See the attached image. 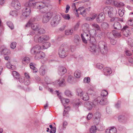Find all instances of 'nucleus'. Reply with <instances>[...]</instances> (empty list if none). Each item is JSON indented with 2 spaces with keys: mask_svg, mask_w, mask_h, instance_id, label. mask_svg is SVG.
<instances>
[{
  "mask_svg": "<svg viewBox=\"0 0 133 133\" xmlns=\"http://www.w3.org/2000/svg\"><path fill=\"white\" fill-rule=\"evenodd\" d=\"M69 47L66 44H62L60 47L58 54L60 57L64 58L67 56Z\"/></svg>",
  "mask_w": 133,
  "mask_h": 133,
  "instance_id": "1",
  "label": "nucleus"
},
{
  "mask_svg": "<svg viewBox=\"0 0 133 133\" xmlns=\"http://www.w3.org/2000/svg\"><path fill=\"white\" fill-rule=\"evenodd\" d=\"M99 53V52L102 54H106L108 51V48L106 43L103 41H100L98 43Z\"/></svg>",
  "mask_w": 133,
  "mask_h": 133,
  "instance_id": "2",
  "label": "nucleus"
},
{
  "mask_svg": "<svg viewBox=\"0 0 133 133\" xmlns=\"http://www.w3.org/2000/svg\"><path fill=\"white\" fill-rule=\"evenodd\" d=\"M95 40L94 41H91L90 40V44L89 49V50L95 55H97L99 54V49L98 46L96 43Z\"/></svg>",
  "mask_w": 133,
  "mask_h": 133,
  "instance_id": "3",
  "label": "nucleus"
},
{
  "mask_svg": "<svg viewBox=\"0 0 133 133\" xmlns=\"http://www.w3.org/2000/svg\"><path fill=\"white\" fill-rule=\"evenodd\" d=\"M61 16L59 15H56L51 20L50 24L52 27H55L57 26L61 20Z\"/></svg>",
  "mask_w": 133,
  "mask_h": 133,
  "instance_id": "4",
  "label": "nucleus"
},
{
  "mask_svg": "<svg viewBox=\"0 0 133 133\" xmlns=\"http://www.w3.org/2000/svg\"><path fill=\"white\" fill-rule=\"evenodd\" d=\"M52 16V13L48 12L45 14L43 16L42 22L43 23H46L51 19Z\"/></svg>",
  "mask_w": 133,
  "mask_h": 133,
  "instance_id": "5",
  "label": "nucleus"
},
{
  "mask_svg": "<svg viewBox=\"0 0 133 133\" xmlns=\"http://www.w3.org/2000/svg\"><path fill=\"white\" fill-rule=\"evenodd\" d=\"M101 99V98L100 97H99L95 99L92 102H89L88 104V107H87L88 109L89 110H91L92 109L93 106H95L97 105L99 103V100H100Z\"/></svg>",
  "mask_w": 133,
  "mask_h": 133,
  "instance_id": "6",
  "label": "nucleus"
},
{
  "mask_svg": "<svg viewBox=\"0 0 133 133\" xmlns=\"http://www.w3.org/2000/svg\"><path fill=\"white\" fill-rule=\"evenodd\" d=\"M81 37L82 41L85 43H87V41L88 40H90V42L91 40V41H92V40H93L94 41L95 40L93 38H90V35L85 32H84L83 33V34H81Z\"/></svg>",
  "mask_w": 133,
  "mask_h": 133,
  "instance_id": "7",
  "label": "nucleus"
},
{
  "mask_svg": "<svg viewBox=\"0 0 133 133\" xmlns=\"http://www.w3.org/2000/svg\"><path fill=\"white\" fill-rule=\"evenodd\" d=\"M11 5L16 9L18 10L21 8V4L18 0H12Z\"/></svg>",
  "mask_w": 133,
  "mask_h": 133,
  "instance_id": "8",
  "label": "nucleus"
},
{
  "mask_svg": "<svg viewBox=\"0 0 133 133\" xmlns=\"http://www.w3.org/2000/svg\"><path fill=\"white\" fill-rule=\"evenodd\" d=\"M32 54L35 56L34 58L36 59H39L41 58H43L45 57L44 53L42 51H39Z\"/></svg>",
  "mask_w": 133,
  "mask_h": 133,
  "instance_id": "9",
  "label": "nucleus"
},
{
  "mask_svg": "<svg viewBox=\"0 0 133 133\" xmlns=\"http://www.w3.org/2000/svg\"><path fill=\"white\" fill-rule=\"evenodd\" d=\"M95 118L93 120L94 123L95 124H97L99 122L101 114L99 112H97L94 114Z\"/></svg>",
  "mask_w": 133,
  "mask_h": 133,
  "instance_id": "10",
  "label": "nucleus"
},
{
  "mask_svg": "<svg viewBox=\"0 0 133 133\" xmlns=\"http://www.w3.org/2000/svg\"><path fill=\"white\" fill-rule=\"evenodd\" d=\"M31 12L30 8L26 6L23 10L22 15L25 17H27L29 15Z\"/></svg>",
  "mask_w": 133,
  "mask_h": 133,
  "instance_id": "11",
  "label": "nucleus"
},
{
  "mask_svg": "<svg viewBox=\"0 0 133 133\" xmlns=\"http://www.w3.org/2000/svg\"><path fill=\"white\" fill-rule=\"evenodd\" d=\"M121 31L122 32L124 35L126 37L130 36L131 34L128 26H124Z\"/></svg>",
  "mask_w": 133,
  "mask_h": 133,
  "instance_id": "12",
  "label": "nucleus"
},
{
  "mask_svg": "<svg viewBox=\"0 0 133 133\" xmlns=\"http://www.w3.org/2000/svg\"><path fill=\"white\" fill-rule=\"evenodd\" d=\"M42 49V47H41L39 45L37 44L35 45L31 49V52L32 54L38 52V51Z\"/></svg>",
  "mask_w": 133,
  "mask_h": 133,
  "instance_id": "13",
  "label": "nucleus"
},
{
  "mask_svg": "<svg viewBox=\"0 0 133 133\" xmlns=\"http://www.w3.org/2000/svg\"><path fill=\"white\" fill-rule=\"evenodd\" d=\"M105 18V15L103 13L100 14L96 18V21L98 23H101L103 21Z\"/></svg>",
  "mask_w": 133,
  "mask_h": 133,
  "instance_id": "14",
  "label": "nucleus"
},
{
  "mask_svg": "<svg viewBox=\"0 0 133 133\" xmlns=\"http://www.w3.org/2000/svg\"><path fill=\"white\" fill-rule=\"evenodd\" d=\"M46 5L45 4H44L43 2H36L35 4L36 8L38 9H41L45 8Z\"/></svg>",
  "mask_w": 133,
  "mask_h": 133,
  "instance_id": "15",
  "label": "nucleus"
},
{
  "mask_svg": "<svg viewBox=\"0 0 133 133\" xmlns=\"http://www.w3.org/2000/svg\"><path fill=\"white\" fill-rule=\"evenodd\" d=\"M67 72L66 68L63 66H59L58 68V73L60 75H62L65 74Z\"/></svg>",
  "mask_w": 133,
  "mask_h": 133,
  "instance_id": "16",
  "label": "nucleus"
},
{
  "mask_svg": "<svg viewBox=\"0 0 133 133\" xmlns=\"http://www.w3.org/2000/svg\"><path fill=\"white\" fill-rule=\"evenodd\" d=\"M34 1L35 0H29L28 2H26L25 4V6H26L29 7L30 8V7L32 6L35 7L36 8L35 4L36 2L34 3Z\"/></svg>",
  "mask_w": 133,
  "mask_h": 133,
  "instance_id": "17",
  "label": "nucleus"
},
{
  "mask_svg": "<svg viewBox=\"0 0 133 133\" xmlns=\"http://www.w3.org/2000/svg\"><path fill=\"white\" fill-rule=\"evenodd\" d=\"M113 8L111 7H106L103 9V11L105 13L108 12L109 16H111V11H112Z\"/></svg>",
  "mask_w": 133,
  "mask_h": 133,
  "instance_id": "18",
  "label": "nucleus"
},
{
  "mask_svg": "<svg viewBox=\"0 0 133 133\" xmlns=\"http://www.w3.org/2000/svg\"><path fill=\"white\" fill-rule=\"evenodd\" d=\"M46 71V67L44 65L41 66L39 70L40 74L42 76L44 75L45 74Z\"/></svg>",
  "mask_w": 133,
  "mask_h": 133,
  "instance_id": "19",
  "label": "nucleus"
},
{
  "mask_svg": "<svg viewBox=\"0 0 133 133\" xmlns=\"http://www.w3.org/2000/svg\"><path fill=\"white\" fill-rule=\"evenodd\" d=\"M80 96L82 99L85 101L88 100L89 98L88 93L85 92H83Z\"/></svg>",
  "mask_w": 133,
  "mask_h": 133,
  "instance_id": "20",
  "label": "nucleus"
},
{
  "mask_svg": "<svg viewBox=\"0 0 133 133\" xmlns=\"http://www.w3.org/2000/svg\"><path fill=\"white\" fill-rule=\"evenodd\" d=\"M117 132L116 129L114 127L106 129L105 131V133H116Z\"/></svg>",
  "mask_w": 133,
  "mask_h": 133,
  "instance_id": "21",
  "label": "nucleus"
},
{
  "mask_svg": "<svg viewBox=\"0 0 133 133\" xmlns=\"http://www.w3.org/2000/svg\"><path fill=\"white\" fill-rule=\"evenodd\" d=\"M30 26H31L32 29L35 31H37L40 28L39 25L37 23L31 24Z\"/></svg>",
  "mask_w": 133,
  "mask_h": 133,
  "instance_id": "22",
  "label": "nucleus"
},
{
  "mask_svg": "<svg viewBox=\"0 0 133 133\" xmlns=\"http://www.w3.org/2000/svg\"><path fill=\"white\" fill-rule=\"evenodd\" d=\"M103 70L104 75L106 76L110 75L112 73L111 69L110 68H105L103 69Z\"/></svg>",
  "mask_w": 133,
  "mask_h": 133,
  "instance_id": "23",
  "label": "nucleus"
},
{
  "mask_svg": "<svg viewBox=\"0 0 133 133\" xmlns=\"http://www.w3.org/2000/svg\"><path fill=\"white\" fill-rule=\"evenodd\" d=\"M34 41L38 43H42L41 36H39L38 35H36L34 37Z\"/></svg>",
  "mask_w": 133,
  "mask_h": 133,
  "instance_id": "24",
  "label": "nucleus"
},
{
  "mask_svg": "<svg viewBox=\"0 0 133 133\" xmlns=\"http://www.w3.org/2000/svg\"><path fill=\"white\" fill-rule=\"evenodd\" d=\"M65 80L64 79L61 80L59 79L56 81V85H58L59 86H62L64 85Z\"/></svg>",
  "mask_w": 133,
  "mask_h": 133,
  "instance_id": "25",
  "label": "nucleus"
},
{
  "mask_svg": "<svg viewBox=\"0 0 133 133\" xmlns=\"http://www.w3.org/2000/svg\"><path fill=\"white\" fill-rule=\"evenodd\" d=\"M81 41L80 38L78 35H76L74 37V42L76 44L78 45L79 44Z\"/></svg>",
  "mask_w": 133,
  "mask_h": 133,
  "instance_id": "26",
  "label": "nucleus"
},
{
  "mask_svg": "<svg viewBox=\"0 0 133 133\" xmlns=\"http://www.w3.org/2000/svg\"><path fill=\"white\" fill-rule=\"evenodd\" d=\"M115 29L119 30L121 29V24L118 22H115L113 25Z\"/></svg>",
  "mask_w": 133,
  "mask_h": 133,
  "instance_id": "27",
  "label": "nucleus"
},
{
  "mask_svg": "<svg viewBox=\"0 0 133 133\" xmlns=\"http://www.w3.org/2000/svg\"><path fill=\"white\" fill-rule=\"evenodd\" d=\"M36 18H31L29 21L25 25L26 27H28L30 26L31 24L34 22L36 20Z\"/></svg>",
  "mask_w": 133,
  "mask_h": 133,
  "instance_id": "28",
  "label": "nucleus"
},
{
  "mask_svg": "<svg viewBox=\"0 0 133 133\" xmlns=\"http://www.w3.org/2000/svg\"><path fill=\"white\" fill-rule=\"evenodd\" d=\"M1 54L6 55L10 53L9 50L6 48L3 49L1 51Z\"/></svg>",
  "mask_w": 133,
  "mask_h": 133,
  "instance_id": "29",
  "label": "nucleus"
},
{
  "mask_svg": "<svg viewBox=\"0 0 133 133\" xmlns=\"http://www.w3.org/2000/svg\"><path fill=\"white\" fill-rule=\"evenodd\" d=\"M51 44L49 42H46L43 44L42 47V49H46L50 46Z\"/></svg>",
  "mask_w": 133,
  "mask_h": 133,
  "instance_id": "30",
  "label": "nucleus"
},
{
  "mask_svg": "<svg viewBox=\"0 0 133 133\" xmlns=\"http://www.w3.org/2000/svg\"><path fill=\"white\" fill-rule=\"evenodd\" d=\"M81 72L78 70H76L74 73V76L77 78H79L81 76Z\"/></svg>",
  "mask_w": 133,
  "mask_h": 133,
  "instance_id": "31",
  "label": "nucleus"
},
{
  "mask_svg": "<svg viewBox=\"0 0 133 133\" xmlns=\"http://www.w3.org/2000/svg\"><path fill=\"white\" fill-rule=\"evenodd\" d=\"M101 26L102 29H106L108 28L109 25L107 23L104 22L101 24Z\"/></svg>",
  "mask_w": 133,
  "mask_h": 133,
  "instance_id": "32",
  "label": "nucleus"
},
{
  "mask_svg": "<svg viewBox=\"0 0 133 133\" xmlns=\"http://www.w3.org/2000/svg\"><path fill=\"white\" fill-rule=\"evenodd\" d=\"M6 66L8 68L11 70L14 69L15 68V67L14 65H11L9 62L7 63L6 64Z\"/></svg>",
  "mask_w": 133,
  "mask_h": 133,
  "instance_id": "33",
  "label": "nucleus"
},
{
  "mask_svg": "<svg viewBox=\"0 0 133 133\" xmlns=\"http://www.w3.org/2000/svg\"><path fill=\"white\" fill-rule=\"evenodd\" d=\"M12 74L13 76L16 79H18L20 77L19 75L16 71H13Z\"/></svg>",
  "mask_w": 133,
  "mask_h": 133,
  "instance_id": "34",
  "label": "nucleus"
},
{
  "mask_svg": "<svg viewBox=\"0 0 133 133\" xmlns=\"http://www.w3.org/2000/svg\"><path fill=\"white\" fill-rule=\"evenodd\" d=\"M35 64L32 63H31L30 64V68L33 70V72L35 73L37 72V71L36 68L35 66Z\"/></svg>",
  "mask_w": 133,
  "mask_h": 133,
  "instance_id": "35",
  "label": "nucleus"
},
{
  "mask_svg": "<svg viewBox=\"0 0 133 133\" xmlns=\"http://www.w3.org/2000/svg\"><path fill=\"white\" fill-rule=\"evenodd\" d=\"M42 42L45 41H46L49 39V36L46 35H44L41 36Z\"/></svg>",
  "mask_w": 133,
  "mask_h": 133,
  "instance_id": "36",
  "label": "nucleus"
},
{
  "mask_svg": "<svg viewBox=\"0 0 133 133\" xmlns=\"http://www.w3.org/2000/svg\"><path fill=\"white\" fill-rule=\"evenodd\" d=\"M96 127L95 126H92L90 129V132L91 133H95L97 130Z\"/></svg>",
  "mask_w": 133,
  "mask_h": 133,
  "instance_id": "37",
  "label": "nucleus"
},
{
  "mask_svg": "<svg viewBox=\"0 0 133 133\" xmlns=\"http://www.w3.org/2000/svg\"><path fill=\"white\" fill-rule=\"evenodd\" d=\"M61 100L62 103L63 105L65 107V104H67L68 103L70 100L69 99H65L64 98H62L61 99Z\"/></svg>",
  "mask_w": 133,
  "mask_h": 133,
  "instance_id": "38",
  "label": "nucleus"
},
{
  "mask_svg": "<svg viewBox=\"0 0 133 133\" xmlns=\"http://www.w3.org/2000/svg\"><path fill=\"white\" fill-rule=\"evenodd\" d=\"M124 5V4L122 3L119 2H118L115 1L114 3V5L117 7H119L122 6H123Z\"/></svg>",
  "mask_w": 133,
  "mask_h": 133,
  "instance_id": "39",
  "label": "nucleus"
},
{
  "mask_svg": "<svg viewBox=\"0 0 133 133\" xmlns=\"http://www.w3.org/2000/svg\"><path fill=\"white\" fill-rule=\"evenodd\" d=\"M89 33L90 34L91 36L93 37L95 36L96 35V31L95 29H92L89 31Z\"/></svg>",
  "mask_w": 133,
  "mask_h": 133,
  "instance_id": "40",
  "label": "nucleus"
},
{
  "mask_svg": "<svg viewBox=\"0 0 133 133\" xmlns=\"http://www.w3.org/2000/svg\"><path fill=\"white\" fill-rule=\"evenodd\" d=\"M61 15L65 19L69 20L70 18V16L68 14H61Z\"/></svg>",
  "mask_w": 133,
  "mask_h": 133,
  "instance_id": "41",
  "label": "nucleus"
},
{
  "mask_svg": "<svg viewBox=\"0 0 133 133\" xmlns=\"http://www.w3.org/2000/svg\"><path fill=\"white\" fill-rule=\"evenodd\" d=\"M7 24L8 26L12 30L14 28V26L13 23L10 21H8L7 22Z\"/></svg>",
  "mask_w": 133,
  "mask_h": 133,
  "instance_id": "42",
  "label": "nucleus"
},
{
  "mask_svg": "<svg viewBox=\"0 0 133 133\" xmlns=\"http://www.w3.org/2000/svg\"><path fill=\"white\" fill-rule=\"evenodd\" d=\"M73 32V30L68 29L65 31V34L66 35H71Z\"/></svg>",
  "mask_w": 133,
  "mask_h": 133,
  "instance_id": "43",
  "label": "nucleus"
},
{
  "mask_svg": "<svg viewBox=\"0 0 133 133\" xmlns=\"http://www.w3.org/2000/svg\"><path fill=\"white\" fill-rule=\"evenodd\" d=\"M117 13V11L115 9H114L113 8L112 11H111L110 13L111 15V16H109V17H112V16H115L116 15Z\"/></svg>",
  "mask_w": 133,
  "mask_h": 133,
  "instance_id": "44",
  "label": "nucleus"
},
{
  "mask_svg": "<svg viewBox=\"0 0 133 133\" xmlns=\"http://www.w3.org/2000/svg\"><path fill=\"white\" fill-rule=\"evenodd\" d=\"M92 27L95 28L96 29V30H101V28L96 23H94L92 24Z\"/></svg>",
  "mask_w": 133,
  "mask_h": 133,
  "instance_id": "45",
  "label": "nucleus"
},
{
  "mask_svg": "<svg viewBox=\"0 0 133 133\" xmlns=\"http://www.w3.org/2000/svg\"><path fill=\"white\" fill-rule=\"evenodd\" d=\"M113 34L115 37H119L121 36L120 33L116 31H114L113 32Z\"/></svg>",
  "mask_w": 133,
  "mask_h": 133,
  "instance_id": "46",
  "label": "nucleus"
},
{
  "mask_svg": "<svg viewBox=\"0 0 133 133\" xmlns=\"http://www.w3.org/2000/svg\"><path fill=\"white\" fill-rule=\"evenodd\" d=\"M30 62V58L28 57H26L23 58L22 62L24 64V62H26L27 63H28Z\"/></svg>",
  "mask_w": 133,
  "mask_h": 133,
  "instance_id": "47",
  "label": "nucleus"
},
{
  "mask_svg": "<svg viewBox=\"0 0 133 133\" xmlns=\"http://www.w3.org/2000/svg\"><path fill=\"white\" fill-rule=\"evenodd\" d=\"M37 31L38 33L40 34H44L45 32V30L44 29L42 28H40Z\"/></svg>",
  "mask_w": 133,
  "mask_h": 133,
  "instance_id": "48",
  "label": "nucleus"
},
{
  "mask_svg": "<svg viewBox=\"0 0 133 133\" xmlns=\"http://www.w3.org/2000/svg\"><path fill=\"white\" fill-rule=\"evenodd\" d=\"M101 98V99L99 100V103L100 104L102 105H104L105 104V103L104 102V99L105 98L103 97H100Z\"/></svg>",
  "mask_w": 133,
  "mask_h": 133,
  "instance_id": "49",
  "label": "nucleus"
},
{
  "mask_svg": "<svg viewBox=\"0 0 133 133\" xmlns=\"http://www.w3.org/2000/svg\"><path fill=\"white\" fill-rule=\"evenodd\" d=\"M108 94V92L105 90H103L101 93V96L103 97L106 96Z\"/></svg>",
  "mask_w": 133,
  "mask_h": 133,
  "instance_id": "50",
  "label": "nucleus"
},
{
  "mask_svg": "<svg viewBox=\"0 0 133 133\" xmlns=\"http://www.w3.org/2000/svg\"><path fill=\"white\" fill-rule=\"evenodd\" d=\"M10 15H12L13 16H16L17 15V13L16 11H12L10 12Z\"/></svg>",
  "mask_w": 133,
  "mask_h": 133,
  "instance_id": "51",
  "label": "nucleus"
},
{
  "mask_svg": "<svg viewBox=\"0 0 133 133\" xmlns=\"http://www.w3.org/2000/svg\"><path fill=\"white\" fill-rule=\"evenodd\" d=\"M65 95L71 97L72 96L70 91L68 90H67L65 91Z\"/></svg>",
  "mask_w": 133,
  "mask_h": 133,
  "instance_id": "52",
  "label": "nucleus"
},
{
  "mask_svg": "<svg viewBox=\"0 0 133 133\" xmlns=\"http://www.w3.org/2000/svg\"><path fill=\"white\" fill-rule=\"evenodd\" d=\"M16 43L15 42H13L11 43L10 45L11 48L12 49H14L16 46Z\"/></svg>",
  "mask_w": 133,
  "mask_h": 133,
  "instance_id": "53",
  "label": "nucleus"
},
{
  "mask_svg": "<svg viewBox=\"0 0 133 133\" xmlns=\"http://www.w3.org/2000/svg\"><path fill=\"white\" fill-rule=\"evenodd\" d=\"M118 13L119 16L122 17L124 15V11L122 9H119L118 11Z\"/></svg>",
  "mask_w": 133,
  "mask_h": 133,
  "instance_id": "54",
  "label": "nucleus"
},
{
  "mask_svg": "<svg viewBox=\"0 0 133 133\" xmlns=\"http://www.w3.org/2000/svg\"><path fill=\"white\" fill-rule=\"evenodd\" d=\"M83 92H82V90L80 89H78L77 90V94L78 95H81L82 94Z\"/></svg>",
  "mask_w": 133,
  "mask_h": 133,
  "instance_id": "55",
  "label": "nucleus"
},
{
  "mask_svg": "<svg viewBox=\"0 0 133 133\" xmlns=\"http://www.w3.org/2000/svg\"><path fill=\"white\" fill-rule=\"evenodd\" d=\"M115 1H114V0H108L107 1V2L108 3H109L111 5H114Z\"/></svg>",
  "mask_w": 133,
  "mask_h": 133,
  "instance_id": "56",
  "label": "nucleus"
},
{
  "mask_svg": "<svg viewBox=\"0 0 133 133\" xmlns=\"http://www.w3.org/2000/svg\"><path fill=\"white\" fill-rule=\"evenodd\" d=\"M84 8L83 7H80L79 8L77 9H76V12L75 13L76 15V16L77 17H78L79 15L78 14L77 11H81V10Z\"/></svg>",
  "mask_w": 133,
  "mask_h": 133,
  "instance_id": "57",
  "label": "nucleus"
},
{
  "mask_svg": "<svg viewBox=\"0 0 133 133\" xmlns=\"http://www.w3.org/2000/svg\"><path fill=\"white\" fill-rule=\"evenodd\" d=\"M96 67L98 69H101L103 68V65L101 63H98L97 64Z\"/></svg>",
  "mask_w": 133,
  "mask_h": 133,
  "instance_id": "58",
  "label": "nucleus"
},
{
  "mask_svg": "<svg viewBox=\"0 0 133 133\" xmlns=\"http://www.w3.org/2000/svg\"><path fill=\"white\" fill-rule=\"evenodd\" d=\"M80 23L78 22L74 26V30H76L78 29L79 28Z\"/></svg>",
  "mask_w": 133,
  "mask_h": 133,
  "instance_id": "59",
  "label": "nucleus"
},
{
  "mask_svg": "<svg viewBox=\"0 0 133 133\" xmlns=\"http://www.w3.org/2000/svg\"><path fill=\"white\" fill-rule=\"evenodd\" d=\"M90 78L87 77H85L84 79V82L85 83H89L90 82Z\"/></svg>",
  "mask_w": 133,
  "mask_h": 133,
  "instance_id": "60",
  "label": "nucleus"
},
{
  "mask_svg": "<svg viewBox=\"0 0 133 133\" xmlns=\"http://www.w3.org/2000/svg\"><path fill=\"white\" fill-rule=\"evenodd\" d=\"M128 24L130 25H133V19H130L127 21Z\"/></svg>",
  "mask_w": 133,
  "mask_h": 133,
  "instance_id": "61",
  "label": "nucleus"
},
{
  "mask_svg": "<svg viewBox=\"0 0 133 133\" xmlns=\"http://www.w3.org/2000/svg\"><path fill=\"white\" fill-rule=\"evenodd\" d=\"M43 2L44 4L46 5V6H48V4H49L50 1L49 0H43Z\"/></svg>",
  "mask_w": 133,
  "mask_h": 133,
  "instance_id": "62",
  "label": "nucleus"
},
{
  "mask_svg": "<svg viewBox=\"0 0 133 133\" xmlns=\"http://www.w3.org/2000/svg\"><path fill=\"white\" fill-rule=\"evenodd\" d=\"M67 81L70 83H72V79L71 76H69L67 79Z\"/></svg>",
  "mask_w": 133,
  "mask_h": 133,
  "instance_id": "63",
  "label": "nucleus"
},
{
  "mask_svg": "<svg viewBox=\"0 0 133 133\" xmlns=\"http://www.w3.org/2000/svg\"><path fill=\"white\" fill-rule=\"evenodd\" d=\"M56 128L54 127L52 129H51L50 132V133H55L56 132Z\"/></svg>",
  "mask_w": 133,
  "mask_h": 133,
  "instance_id": "64",
  "label": "nucleus"
}]
</instances>
